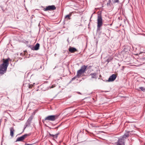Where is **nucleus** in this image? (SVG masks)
<instances>
[{"mask_svg":"<svg viewBox=\"0 0 145 145\" xmlns=\"http://www.w3.org/2000/svg\"><path fill=\"white\" fill-rule=\"evenodd\" d=\"M8 58L6 59H3V63L0 65V74H3L7 71L8 66L9 65Z\"/></svg>","mask_w":145,"mask_h":145,"instance_id":"f257e3e1","label":"nucleus"},{"mask_svg":"<svg viewBox=\"0 0 145 145\" xmlns=\"http://www.w3.org/2000/svg\"><path fill=\"white\" fill-rule=\"evenodd\" d=\"M103 20L101 14H98L97 19V32L100 31V27L102 26L103 24Z\"/></svg>","mask_w":145,"mask_h":145,"instance_id":"f03ea898","label":"nucleus"},{"mask_svg":"<svg viewBox=\"0 0 145 145\" xmlns=\"http://www.w3.org/2000/svg\"><path fill=\"white\" fill-rule=\"evenodd\" d=\"M57 116L56 115H50L46 117L44 120H42V121H54L57 119Z\"/></svg>","mask_w":145,"mask_h":145,"instance_id":"7ed1b4c3","label":"nucleus"},{"mask_svg":"<svg viewBox=\"0 0 145 145\" xmlns=\"http://www.w3.org/2000/svg\"><path fill=\"white\" fill-rule=\"evenodd\" d=\"M29 136V134H25L22 136L18 138H17L16 140V142L18 141L22 142L27 137Z\"/></svg>","mask_w":145,"mask_h":145,"instance_id":"20e7f679","label":"nucleus"},{"mask_svg":"<svg viewBox=\"0 0 145 145\" xmlns=\"http://www.w3.org/2000/svg\"><path fill=\"white\" fill-rule=\"evenodd\" d=\"M116 145H125V141L122 138H119L118 141L115 143Z\"/></svg>","mask_w":145,"mask_h":145,"instance_id":"39448f33","label":"nucleus"},{"mask_svg":"<svg viewBox=\"0 0 145 145\" xmlns=\"http://www.w3.org/2000/svg\"><path fill=\"white\" fill-rule=\"evenodd\" d=\"M29 47L32 50H37L39 49L40 44L39 43H37L35 46L30 45Z\"/></svg>","mask_w":145,"mask_h":145,"instance_id":"423d86ee","label":"nucleus"},{"mask_svg":"<svg viewBox=\"0 0 145 145\" xmlns=\"http://www.w3.org/2000/svg\"><path fill=\"white\" fill-rule=\"evenodd\" d=\"M56 9V8L54 5H52L46 7V8H44V10L47 11L49 10H54Z\"/></svg>","mask_w":145,"mask_h":145,"instance_id":"0eeeda50","label":"nucleus"},{"mask_svg":"<svg viewBox=\"0 0 145 145\" xmlns=\"http://www.w3.org/2000/svg\"><path fill=\"white\" fill-rule=\"evenodd\" d=\"M116 75L115 74H113L109 77L108 81V82L113 81L116 79Z\"/></svg>","mask_w":145,"mask_h":145,"instance_id":"6e6552de","label":"nucleus"},{"mask_svg":"<svg viewBox=\"0 0 145 145\" xmlns=\"http://www.w3.org/2000/svg\"><path fill=\"white\" fill-rule=\"evenodd\" d=\"M129 131L127 132L126 133H125L122 137H120V138H122L123 139H124V140L125 141V139L126 138L129 137Z\"/></svg>","mask_w":145,"mask_h":145,"instance_id":"1a4fd4ad","label":"nucleus"},{"mask_svg":"<svg viewBox=\"0 0 145 145\" xmlns=\"http://www.w3.org/2000/svg\"><path fill=\"white\" fill-rule=\"evenodd\" d=\"M69 51L71 53H73L77 51V49L75 48L70 47L69 48Z\"/></svg>","mask_w":145,"mask_h":145,"instance_id":"9d476101","label":"nucleus"},{"mask_svg":"<svg viewBox=\"0 0 145 145\" xmlns=\"http://www.w3.org/2000/svg\"><path fill=\"white\" fill-rule=\"evenodd\" d=\"M10 135L11 137H13L14 136V132L15 131L13 127H11L10 128Z\"/></svg>","mask_w":145,"mask_h":145,"instance_id":"9b49d317","label":"nucleus"},{"mask_svg":"<svg viewBox=\"0 0 145 145\" xmlns=\"http://www.w3.org/2000/svg\"><path fill=\"white\" fill-rule=\"evenodd\" d=\"M84 72L81 69H80L78 71H77V76H79L80 77L81 75L83 74L84 73Z\"/></svg>","mask_w":145,"mask_h":145,"instance_id":"f8f14e48","label":"nucleus"},{"mask_svg":"<svg viewBox=\"0 0 145 145\" xmlns=\"http://www.w3.org/2000/svg\"><path fill=\"white\" fill-rule=\"evenodd\" d=\"M87 67V65H83L81 67L80 69L85 72L86 70Z\"/></svg>","mask_w":145,"mask_h":145,"instance_id":"ddd939ff","label":"nucleus"},{"mask_svg":"<svg viewBox=\"0 0 145 145\" xmlns=\"http://www.w3.org/2000/svg\"><path fill=\"white\" fill-rule=\"evenodd\" d=\"M90 75L91 76L92 78H97V74L96 73H93L90 74Z\"/></svg>","mask_w":145,"mask_h":145,"instance_id":"4468645a","label":"nucleus"},{"mask_svg":"<svg viewBox=\"0 0 145 145\" xmlns=\"http://www.w3.org/2000/svg\"><path fill=\"white\" fill-rule=\"evenodd\" d=\"M137 89L139 91H140V89L141 90V91L143 92H145V88L143 87H140L138 88H137Z\"/></svg>","mask_w":145,"mask_h":145,"instance_id":"2eb2a0df","label":"nucleus"},{"mask_svg":"<svg viewBox=\"0 0 145 145\" xmlns=\"http://www.w3.org/2000/svg\"><path fill=\"white\" fill-rule=\"evenodd\" d=\"M130 48L129 46H125L124 48V50L126 52H127L130 50Z\"/></svg>","mask_w":145,"mask_h":145,"instance_id":"dca6fc26","label":"nucleus"},{"mask_svg":"<svg viewBox=\"0 0 145 145\" xmlns=\"http://www.w3.org/2000/svg\"><path fill=\"white\" fill-rule=\"evenodd\" d=\"M71 16V14L70 13L68 15H66L65 16V18H68V19L70 20L71 19L70 17Z\"/></svg>","mask_w":145,"mask_h":145,"instance_id":"f3484780","label":"nucleus"},{"mask_svg":"<svg viewBox=\"0 0 145 145\" xmlns=\"http://www.w3.org/2000/svg\"><path fill=\"white\" fill-rule=\"evenodd\" d=\"M31 123V122L30 121L27 120L25 123V124L26 125V126H29L30 124Z\"/></svg>","mask_w":145,"mask_h":145,"instance_id":"a211bd4d","label":"nucleus"},{"mask_svg":"<svg viewBox=\"0 0 145 145\" xmlns=\"http://www.w3.org/2000/svg\"><path fill=\"white\" fill-rule=\"evenodd\" d=\"M80 77L79 76H77V74L75 76H74V77H73V78H72L71 81H73L75 79L77 78H79Z\"/></svg>","mask_w":145,"mask_h":145,"instance_id":"6ab92c4d","label":"nucleus"},{"mask_svg":"<svg viewBox=\"0 0 145 145\" xmlns=\"http://www.w3.org/2000/svg\"><path fill=\"white\" fill-rule=\"evenodd\" d=\"M33 116H31L29 118L28 120L30 121L31 122V121L33 119Z\"/></svg>","mask_w":145,"mask_h":145,"instance_id":"aec40b11","label":"nucleus"},{"mask_svg":"<svg viewBox=\"0 0 145 145\" xmlns=\"http://www.w3.org/2000/svg\"><path fill=\"white\" fill-rule=\"evenodd\" d=\"M114 3H119V0H112Z\"/></svg>","mask_w":145,"mask_h":145,"instance_id":"412c9836","label":"nucleus"},{"mask_svg":"<svg viewBox=\"0 0 145 145\" xmlns=\"http://www.w3.org/2000/svg\"><path fill=\"white\" fill-rule=\"evenodd\" d=\"M111 2V0H109L108 3H107V5L108 6H110V3Z\"/></svg>","mask_w":145,"mask_h":145,"instance_id":"4be33fe9","label":"nucleus"},{"mask_svg":"<svg viewBox=\"0 0 145 145\" xmlns=\"http://www.w3.org/2000/svg\"><path fill=\"white\" fill-rule=\"evenodd\" d=\"M49 134L50 136V137H52L55 138V135L51 134L50 133H49Z\"/></svg>","mask_w":145,"mask_h":145,"instance_id":"5701e85b","label":"nucleus"},{"mask_svg":"<svg viewBox=\"0 0 145 145\" xmlns=\"http://www.w3.org/2000/svg\"><path fill=\"white\" fill-rule=\"evenodd\" d=\"M111 59H107L106 60V61L108 62V63L111 60Z\"/></svg>","mask_w":145,"mask_h":145,"instance_id":"b1692460","label":"nucleus"},{"mask_svg":"<svg viewBox=\"0 0 145 145\" xmlns=\"http://www.w3.org/2000/svg\"><path fill=\"white\" fill-rule=\"evenodd\" d=\"M59 133H58L56 134L55 135V138H57V136L59 135Z\"/></svg>","mask_w":145,"mask_h":145,"instance_id":"393cba45","label":"nucleus"},{"mask_svg":"<svg viewBox=\"0 0 145 145\" xmlns=\"http://www.w3.org/2000/svg\"><path fill=\"white\" fill-rule=\"evenodd\" d=\"M32 144H27V143H25V145H32Z\"/></svg>","mask_w":145,"mask_h":145,"instance_id":"a878e982","label":"nucleus"},{"mask_svg":"<svg viewBox=\"0 0 145 145\" xmlns=\"http://www.w3.org/2000/svg\"><path fill=\"white\" fill-rule=\"evenodd\" d=\"M60 126V125H59L58 126H57V127H55V129H57Z\"/></svg>","mask_w":145,"mask_h":145,"instance_id":"bb28decb","label":"nucleus"},{"mask_svg":"<svg viewBox=\"0 0 145 145\" xmlns=\"http://www.w3.org/2000/svg\"><path fill=\"white\" fill-rule=\"evenodd\" d=\"M27 126H26V125L25 124L24 125V129H25Z\"/></svg>","mask_w":145,"mask_h":145,"instance_id":"cd10ccee","label":"nucleus"},{"mask_svg":"<svg viewBox=\"0 0 145 145\" xmlns=\"http://www.w3.org/2000/svg\"><path fill=\"white\" fill-rule=\"evenodd\" d=\"M54 87V86H52L51 87V88H53Z\"/></svg>","mask_w":145,"mask_h":145,"instance_id":"c85d7f7f","label":"nucleus"},{"mask_svg":"<svg viewBox=\"0 0 145 145\" xmlns=\"http://www.w3.org/2000/svg\"><path fill=\"white\" fill-rule=\"evenodd\" d=\"M107 91H101V92H107Z\"/></svg>","mask_w":145,"mask_h":145,"instance_id":"c756f323","label":"nucleus"},{"mask_svg":"<svg viewBox=\"0 0 145 145\" xmlns=\"http://www.w3.org/2000/svg\"><path fill=\"white\" fill-rule=\"evenodd\" d=\"M78 93L80 94H81V93L80 92H78Z\"/></svg>","mask_w":145,"mask_h":145,"instance_id":"7c9ffc66","label":"nucleus"},{"mask_svg":"<svg viewBox=\"0 0 145 145\" xmlns=\"http://www.w3.org/2000/svg\"><path fill=\"white\" fill-rule=\"evenodd\" d=\"M67 41H69V39H68L67 40Z\"/></svg>","mask_w":145,"mask_h":145,"instance_id":"2f4dec72","label":"nucleus"},{"mask_svg":"<svg viewBox=\"0 0 145 145\" xmlns=\"http://www.w3.org/2000/svg\"><path fill=\"white\" fill-rule=\"evenodd\" d=\"M92 15H91V17H92Z\"/></svg>","mask_w":145,"mask_h":145,"instance_id":"473e14b6","label":"nucleus"}]
</instances>
